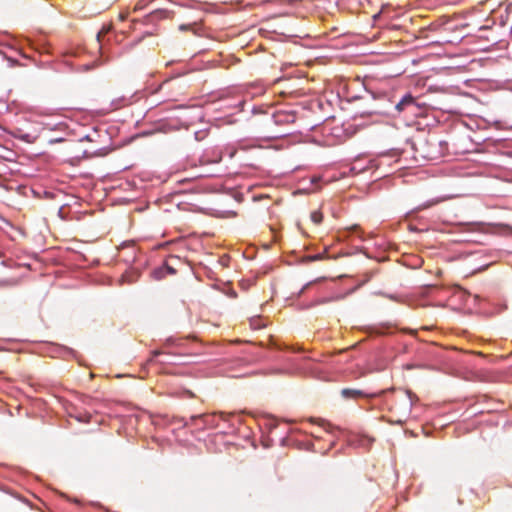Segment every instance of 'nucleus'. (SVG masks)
<instances>
[{
	"label": "nucleus",
	"instance_id": "nucleus-1",
	"mask_svg": "<svg viewBox=\"0 0 512 512\" xmlns=\"http://www.w3.org/2000/svg\"><path fill=\"white\" fill-rule=\"evenodd\" d=\"M416 108L415 99L411 94L405 95L395 106L397 112L401 113L407 109Z\"/></svg>",
	"mask_w": 512,
	"mask_h": 512
},
{
	"label": "nucleus",
	"instance_id": "nucleus-2",
	"mask_svg": "<svg viewBox=\"0 0 512 512\" xmlns=\"http://www.w3.org/2000/svg\"><path fill=\"white\" fill-rule=\"evenodd\" d=\"M276 124H290L295 122V114L292 112H277L274 115Z\"/></svg>",
	"mask_w": 512,
	"mask_h": 512
},
{
	"label": "nucleus",
	"instance_id": "nucleus-3",
	"mask_svg": "<svg viewBox=\"0 0 512 512\" xmlns=\"http://www.w3.org/2000/svg\"><path fill=\"white\" fill-rule=\"evenodd\" d=\"M341 395L345 399H358L366 396V394L362 390L352 388L342 389Z\"/></svg>",
	"mask_w": 512,
	"mask_h": 512
},
{
	"label": "nucleus",
	"instance_id": "nucleus-4",
	"mask_svg": "<svg viewBox=\"0 0 512 512\" xmlns=\"http://www.w3.org/2000/svg\"><path fill=\"white\" fill-rule=\"evenodd\" d=\"M311 423H314V424H317L319 425L320 427H322L323 429H325L326 431L330 432L331 431V428H332V425L327 422L326 420L324 419H320V418H310L309 420Z\"/></svg>",
	"mask_w": 512,
	"mask_h": 512
},
{
	"label": "nucleus",
	"instance_id": "nucleus-5",
	"mask_svg": "<svg viewBox=\"0 0 512 512\" xmlns=\"http://www.w3.org/2000/svg\"><path fill=\"white\" fill-rule=\"evenodd\" d=\"M174 88H181L179 81L168 80V81L164 82L160 87L161 90H164V89L172 90Z\"/></svg>",
	"mask_w": 512,
	"mask_h": 512
},
{
	"label": "nucleus",
	"instance_id": "nucleus-6",
	"mask_svg": "<svg viewBox=\"0 0 512 512\" xmlns=\"http://www.w3.org/2000/svg\"><path fill=\"white\" fill-rule=\"evenodd\" d=\"M311 217V220L315 223V224H320L323 220V214L321 211L319 210H316V211H313L310 215Z\"/></svg>",
	"mask_w": 512,
	"mask_h": 512
},
{
	"label": "nucleus",
	"instance_id": "nucleus-7",
	"mask_svg": "<svg viewBox=\"0 0 512 512\" xmlns=\"http://www.w3.org/2000/svg\"><path fill=\"white\" fill-rule=\"evenodd\" d=\"M17 284H18V280L14 279V278L0 280V287H13V286H16Z\"/></svg>",
	"mask_w": 512,
	"mask_h": 512
},
{
	"label": "nucleus",
	"instance_id": "nucleus-8",
	"mask_svg": "<svg viewBox=\"0 0 512 512\" xmlns=\"http://www.w3.org/2000/svg\"><path fill=\"white\" fill-rule=\"evenodd\" d=\"M192 28H193L192 25H186V24H182V25L179 26V29L182 30V31L190 30Z\"/></svg>",
	"mask_w": 512,
	"mask_h": 512
},
{
	"label": "nucleus",
	"instance_id": "nucleus-9",
	"mask_svg": "<svg viewBox=\"0 0 512 512\" xmlns=\"http://www.w3.org/2000/svg\"><path fill=\"white\" fill-rule=\"evenodd\" d=\"M164 268H165V270H166L169 274H175V273H176L175 269H174V268H172V267H170V266H168V265H165V267H164Z\"/></svg>",
	"mask_w": 512,
	"mask_h": 512
},
{
	"label": "nucleus",
	"instance_id": "nucleus-10",
	"mask_svg": "<svg viewBox=\"0 0 512 512\" xmlns=\"http://www.w3.org/2000/svg\"><path fill=\"white\" fill-rule=\"evenodd\" d=\"M144 8V4L142 3V1L138 2L136 5H135V8L134 10H140V9H143Z\"/></svg>",
	"mask_w": 512,
	"mask_h": 512
},
{
	"label": "nucleus",
	"instance_id": "nucleus-11",
	"mask_svg": "<svg viewBox=\"0 0 512 512\" xmlns=\"http://www.w3.org/2000/svg\"><path fill=\"white\" fill-rule=\"evenodd\" d=\"M435 203H436V202H430V203H428V204H424V205H422V206L420 207V209L428 208V207H430V206L434 205Z\"/></svg>",
	"mask_w": 512,
	"mask_h": 512
},
{
	"label": "nucleus",
	"instance_id": "nucleus-12",
	"mask_svg": "<svg viewBox=\"0 0 512 512\" xmlns=\"http://www.w3.org/2000/svg\"><path fill=\"white\" fill-rule=\"evenodd\" d=\"M161 353L162 352L160 350H155V351L152 352L153 357H156V356L160 355Z\"/></svg>",
	"mask_w": 512,
	"mask_h": 512
},
{
	"label": "nucleus",
	"instance_id": "nucleus-13",
	"mask_svg": "<svg viewBox=\"0 0 512 512\" xmlns=\"http://www.w3.org/2000/svg\"><path fill=\"white\" fill-rule=\"evenodd\" d=\"M321 258H322V256L318 255L314 259H321Z\"/></svg>",
	"mask_w": 512,
	"mask_h": 512
}]
</instances>
